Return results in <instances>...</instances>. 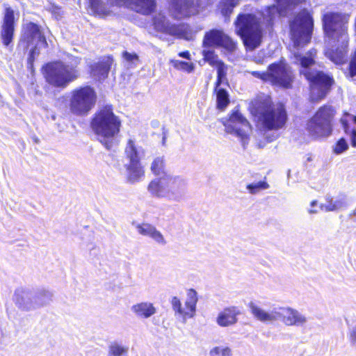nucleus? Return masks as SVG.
<instances>
[{"label":"nucleus","instance_id":"f257e3e1","mask_svg":"<svg viewBox=\"0 0 356 356\" xmlns=\"http://www.w3.org/2000/svg\"><path fill=\"white\" fill-rule=\"evenodd\" d=\"M308 0H276L277 5L267 7L259 17L253 14H239L235 22L237 33L243 39L247 49L253 50L261 42L263 32L270 31L275 21L288 11L302 7Z\"/></svg>","mask_w":356,"mask_h":356},{"label":"nucleus","instance_id":"f03ea898","mask_svg":"<svg viewBox=\"0 0 356 356\" xmlns=\"http://www.w3.org/2000/svg\"><path fill=\"white\" fill-rule=\"evenodd\" d=\"M349 17L348 14L334 12H327L323 17L325 33L330 42L334 44L325 54L327 58L338 65L344 63L347 59Z\"/></svg>","mask_w":356,"mask_h":356},{"label":"nucleus","instance_id":"7ed1b4c3","mask_svg":"<svg viewBox=\"0 0 356 356\" xmlns=\"http://www.w3.org/2000/svg\"><path fill=\"white\" fill-rule=\"evenodd\" d=\"M250 111L264 130H278L286 124L287 115L283 105H273L268 97H259L252 101Z\"/></svg>","mask_w":356,"mask_h":356},{"label":"nucleus","instance_id":"20e7f679","mask_svg":"<svg viewBox=\"0 0 356 356\" xmlns=\"http://www.w3.org/2000/svg\"><path fill=\"white\" fill-rule=\"evenodd\" d=\"M316 50H312L306 55L294 51L296 63H299L302 70L300 73L310 83L311 97L313 101H318L325 97L332 83V79L322 72L312 70L310 67L314 64Z\"/></svg>","mask_w":356,"mask_h":356},{"label":"nucleus","instance_id":"39448f33","mask_svg":"<svg viewBox=\"0 0 356 356\" xmlns=\"http://www.w3.org/2000/svg\"><path fill=\"white\" fill-rule=\"evenodd\" d=\"M120 127V120L109 106L97 112L91 122V127L98 140L108 149L118 145L117 138Z\"/></svg>","mask_w":356,"mask_h":356},{"label":"nucleus","instance_id":"423d86ee","mask_svg":"<svg viewBox=\"0 0 356 356\" xmlns=\"http://www.w3.org/2000/svg\"><path fill=\"white\" fill-rule=\"evenodd\" d=\"M187 182L183 177L172 174H164L150 181L147 190L157 197H166L179 201L186 191Z\"/></svg>","mask_w":356,"mask_h":356},{"label":"nucleus","instance_id":"0eeeda50","mask_svg":"<svg viewBox=\"0 0 356 356\" xmlns=\"http://www.w3.org/2000/svg\"><path fill=\"white\" fill-rule=\"evenodd\" d=\"M143 156V147L138 145L134 138H129L124 147L123 167L125 170L127 179L131 184L140 181L145 177V170L140 163V159Z\"/></svg>","mask_w":356,"mask_h":356},{"label":"nucleus","instance_id":"6e6552de","mask_svg":"<svg viewBox=\"0 0 356 356\" xmlns=\"http://www.w3.org/2000/svg\"><path fill=\"white\" fill-rule=\"evenodd\" d=\"M313 19L310 13L303 8L289 22L290 35L296 49L309 43L313 30Z\"/></svg>","mask_w":356,"mask_h":356},{"label":"nucleus","instance_id":"1a4fd4ad","mask_svg":"<svg viewBox=\"0 0 356 356\" xmlns=\"http://www.w3.org/2000/svg\"><path fill=\"white\" fill-rule=\"evenodd\" d=\"M335 114L331 106L321 107L314 117L307 122V129L309 134L317 138L327 137L332 133V121Z\"/></svg>","mask_w":356,"mask_h":356},{"label":"nucleus","instance_id":"9d476101","mask_svg":"<svg viewBox=\"0 0 356 356\" xmlns=\"http://www.w3.org/2000/svg\"><path fill=\"white\" fill-rule=\"evenodd\" d=\"M45 72L47 81L56 87L64 88L79 76V72L76 67L61 62L47 64Z\"/></svg>","mask_w":356,"mask_h":356},{"label":"nucleus","instance_id":"9b49d317","mask_svg":"<svg viewBox=\"0 0 356 356\" xmlns=\"http://www.w3.org/2000/svg\"><path fill=\"white\" fill-rule=\"evenodd\" d=\"M152 26L155 31L177 38L191 40L193 38V33L190 26L184 24H172L165 16L159 13L152 18Z\"/></svg>","mask_w":356,"mask_h":356},{"label":"nucleus","instance_id":"f8f14e48","mask_svg":"<svg viewBox=\"0 0 356 356\" xmlns=\"http://www.w3.org/2000/svg\"><path fill=\"white\" fill-rule=\"evenodd\" d=\"M96 99L95 91L90 86L76 88L72 92L70 111L75 115H86L95 106Z\"/></svg>","mask_w":356,"mask_h":356},{"label":"nucleus","instance_id":"ddd939ff","mask_svg":"<svg viewBox=\"0 0 356 356\" xmlns=\"http://www.w3.org/2000/svg\"><path fill=\"white\" fill-rule=\"evenodd\" d=\"M22 41L26 43V48L31 47V56L33 58L39 54L40 49L47 47L41 26L31 22L24 24Z\"/></svg>","mask_w":356,"mask_h":356},{"label":"nucleus","instance_id":"4468645a","mask_svg":"<svg viewBox=\"0 0 356 356\" xmlns=\"http://www.w3.org/2000/svg\"><path fill=\"white\" fill-rule=\"evenodd\" d=\"M223 124L225 127V131L238 137L243 147L248 144L252 128L249 122L241 113L237 111H234L229 118Z\"/></svg>","mask_w":356,"mask_h":356},{"label":"nucleus","instance_id":"2eb2a0df","mask_svg":"<svg viewBox=\"0 0 356 356\" xmlns=\"http://www.w3.org/2000/svg\"><path fill=\"white\" fill-rule=\"evenodd\" d=\"M293 79V74L290 67L281 61L273 63L268 67V81L274 85L289 88Z\"/></svg>","mask_w":356,"mask_h":356},{"label":"nucleus","instance_id":"dca6fc26","mask_svg":"<svg viewBox=\"0 0 356 356\" xmlns=\"http://www.w3.org/2000/svg\"><path fill=\"white\" fill-rule=\"evenodd\" d=\"M203 46L204 47H221L227 52H233L236 49V44L233 40L219 29H212L205 33Z\"/></svg>","mask_w":356,"mask_h":356},{"label":"nucleus","instance_id":"f3484780","mask_svg":"<svg viewBox=\"0 0 356 356\" xmlns=\"http://www.w3.org/2000/svg\"><path fill=\"white\" fill-rule=\"evenodd\" d=\"M213 0H197L196 3L190 0H172V6L177 13V17H188L204 10L213 3Z\"/></svg>","mask_w":356,"mask_h":356},{"label":"nucleus","instance_id":"a211bd4d","mask_svg":"<svg viewBox=\"0 0 356 356\" xmlns=\"http://www.w3.org/2000/svg\"><path fill=\"white\" fill-rule=\"evenodd\" d=\"M110 3L118 6H125L135 12L149 15L156 8L155 0H108Z\"/></svg>","mask_w":356,"mask_h":356},{"label":"nucleus","instance_id":"6ab92c4d","mask_svg":"<svg viewBox=\"0 0 356 356\" xmlns=\"http://www.w3.org/2000/svg\"><path fill=\"white\" fill-rule=\"evenodd\" d=\"M277 320L287 326H304L307 323V318L305 315L289 307L277 309Z\"/></svg>","mask_w":356,"mask_h":356},{"label":"nucleus","instance_id":"aec40b11","mask_svg":"<svg viewBox=\"0 0 356 356\" xmlns=\"http://www.w3.org/2000/svg\"><path fill=\"white\" fill-rule=\"evenodd\" d=\"M14 22V10L10 7L6 6L5 8L2 30L1 33L3 43L6 46H8L13 40Z\"/></svg>","mask_w":356,"mask_h":356},{"label":"nucleus","instance_id":"412c9836","mask_svg":"<svg viewBox=\"0 0 356 356\" xmlns=\"http://www.w3.org/2000/svg\"><path fill=\"white\" fill-rule=\"evenodd\" d=\"M34 291L19 288L15 290L13 301L16 306L24 311L33 309Z\"/></svg>","mask_w":356,"mask_h":356},{"label":"nucleus","instance_id":"4be33fe9","mask_svg":"<svg viewBox=\"0 0 356 356\" xmlns=\"http://www.w3.org/2000/svg\"><path fill=\"white\" fill-rule=\"evenodd\" d=\"M135 228L139 234L152 238L157 244L166 245L167 241L164 236L154 225L147 222L138 223L135 225Z\"/></svg>","mask_w":356,"mask_h":356},{"label":"nucleus","instance_id":"5701e85b","mask_svg":"<svg viewBox=\"0 0 356 356\" xmlns=\"http://www.w3.org/2000/svg\"><path fill=\"white\" fill-rule=\"evenodd\" d=\"M135 228L139 234L152 238L157 244L166 245L167 241L164 236L154 225L147 222L138 223L135 225Z\"/></svg>","mask_w":356,"mask_h":356},{"label":"nucleus","instance_id":"b1692460","mask_svg":"<svg viewBox=\"0 0 356 356\" xmlns=\"http://www.w3.org/2000/svg\"><path fill=\"white\" fill-rule=\"evenodd\" d=\"M135 228L139 234L152 238L157 244L166 245L167 241L164 236L154 225L147 222L138 223L135 225Z\"/></svg>","mask_w":356,"mask_h":356},{"label":"nucleus","instance_id":"393cba45","mask_svg":"<svg viewBox=\"0 0 356 356\" xmlns=\"http://www.w3.org/2000/svg\"><path fill=\"white\" fill-rule=\"evenodd\" d=\"M325 200V202L321 204L319 207L321 210L325 212L339 211L347 207L346 197L344 195H339L336 197L326 195Z\"/></svg>","mask_w":356,"mask_h":356},{"label":"nucleus","instance_id":"a878e982","mask_svg":"<svg viewBox=\"0 0 356 356\" xmlns=\"http://www.w3.org/2000/svg\"><path fill=\"white\" fill-rule=\"evenodd\" d=\"M239 314L240 312L236 307L225 308L218 314L216 318V323L220 327L232 326L237 323V316Z\"/></svg>","mask_w":356,"mask_h":356},{"label":"nucleus","instance_id":"bb28decb","mask_svg":"<svg viewBox=\"0 0 356 356\" xmlns=\"http://www.w3.org/2000/svg\"><path fill=\"white\" fill-rule=\"evenodd\" d=\"M249 307L253 316L261 322L267 323L277 321V309L267 312L252 302L249 304Z\"/></svg>","mask_w":356,"mask_h":356},{"label":"nucleus","instance_id":"cd10ccee","mask_svg":"<svg viewBox=\"0 0 356 356\" xmlns=\"http://www.w3.org/2000/svg\"><path fill=\"white\" fill-rule=\"evenodd\" d=\"M113 59L110 57H104L97 63L91 65V74L99 80L104 79L108 74Z\"/></svg>","mask_w":356,"mask_h":356},{"label":"nucleus","instance_id":"c85d7f7f","mask_svg":"<svg viewBox=\"0 0 356 356\" xmlns=\"http://www.w3.org/2000/svg\"><path fill=\"white\" fill-rule=\"evenodd\" d=\"M345 132L350 136L351 145L356 147V116L346 114L341 119Z\"/></svg>","mask_w":356,"mask_h":356},{"label":"nucleus","instance_id":"c756f323","mask_svg":"<svg viewBox=\"0 0 356 356\" xmlns=\"http://www.w3.org/2000/svg\"><path fill=\"white\" fill-rule=\"evenodd\" d=\"M131 310L137 317L143 318L151 317L156 312L153 304L149 302H142L134 305Z\"/></svg>","mask_w":356,"mask_h":356},{"label":"nucleus","instance_id":"7c9ffc66","mask_svg":"<svg viewBox=\"0 0 356 356\" xmlns=\"http://www.w3.org/2000/svg\"><path fill=\"white\" fill-rule=\"evenodd\" d=\"M197 302V293L193 289H190L187 293V298L185 302L184 318H192L195 312Z\"/></svg>","mask_w":356,"mask_h":356},{"label":"nucleus","instance_id":"2f4dec72","mask_svg":"<svg viewBox=\"0 0 356 356\" xmlns=\"http://www.w3.org/2000/svg\"><path fill=\"white\" fill-rule=\"evenodd\" d=\"M52 298L51 291L46 289H40L34 291L33 295V309L47 305L50 302Z\"/></svg>","mask_w":356,"mask_h":356},{"label":"nucleus","instance_id":"473e14b6","mask_svg":"<svg viewBox=\"0 0 356 356\" xmlns=\"http://www.w3.org/2000/svg\"><path fill=\"white\" fill-rule=\"evenodd\" d=\"M240 0H221L219 3V9L221 14L228 17L233 11V9L238 6Z\"/></svg>","mask_w":356,"mask_h":356},{"label":"nucleus","instance_id":"72a5a7b5","mask_svg":"<svg viewBox=\"0 0 356 356\" xmlns=\"http://www.w3.org/2000/svg\"><path fill=\"white\" fill-rule=\"evenodd\" d=\"M216 92L217 98V108L223 110L229 103V94L225 89L219 88V87H217V85H216Z\"/></svg>","mask_w":356,"mask_h":356},{"label":"nucleus","instance_id":"f704fd0d","mask_svg":"<svg viewBox=\"0 0 356 356\" xmlns=\"http://www.w3.org/2000/svg\"><path fill=\"white\" fill-rule=\"evenodd\" d=\"M129 347L116 341L108 346V356H124L128 353Z\"/></svg>","mask_w":356,"mask_h":356},{"label":"nucleus","instance_id":"c9c22d12","mask_svg":"<svg viewBox=\"0 0 356 356\" xmlns=\"http://www.w3.org/2000/svg\"><path fill=\"white\" fill-rule=\"evenodd\" d=\"M151 171L156 176H162L166 174L164 172L165 163L162 156L156 157L151 163L150 166Z\"/></svg>","mask_w":356,"mask_h":356},{"label":"nucleus","instance_id":"e433bc0d","mask_svg":"<svg viewBox=\"0 0 356 356\" xmlns=\"http://www.w3.org/2000/svg\"><path fill=\"white\" fill-rule=\"evenodd\" d=\"M209 356H232V350L227 345L215 346L210 349Z\"/></svg>","mask_w":356,"mask_h":356},{"label":"nucleus","instance_id":"4c0bfd02","mask_svg":"<svg viewBox=\"0 0 356 356\" xmlns=\"http://www.w3.org/2000/svg\"><path fill=\"white\" fill-rule=\"evenodd\" d=\"M215 67L217 69V81L216 85H217V87H219L220 84L227 81V65L221 61Z\"/></svg>","mask_w":356,"mask_h":356},{"label":"nucleus","instance_id":"58836bf2","mask_svg":"<svg viewBox=\"0 0 356 356\" xmlns=\"http://www.w3.org/2000/svg\"><path fill=\"white\" fill-rule=\"evenodd\" d=\"M246 188L250 194H257L261 191L268 188L269 184L265 181H260L248 184Z\"/></svg>","mask_w":356,"mask_h":356},{"label":"nucleus","instance_id":"ea45409f","mask_svg":"<svg viewBox=\"0 0 356 356\" xmlns=\"http://www.w3.org/2000/svg\"><path fill=\"white\" fill-rule=\"evenodd\" d=\"M202 54L204 60L213 67H215L218 64V63L222 61L218 59V56L213 50H203Z\"/></svg>","mask_w":356,"mask_h":356},{"label":"nucleus","instance_id":"a19ab883","mask_svg":"<svg viewBox=\"0 0 356 356\" xmlns=\"http://www.w3.org/2000/svg\"><path fill=\"white\" fill-rule=\"evenodd\" d=\"M172 63L175 68L186 71L187 72H191L194 69V65L192 63L180 61L177 60H173Z\"/></svg>","mask_w":356,"mask_h":356},{"label":"nucleus","instance_id":"79ce46f5","mask_svg":"<svg viewBox=\"0 0 356 356\" xmlns=\"http://www.w3.org/2000/svg\"><path fill=\"white\" fill-rule=\"evenodd\" d=\"M171 303L173 309L184 318V309L181 307V303L179 299L177 297H173Z\"/></svg>","mask_w":356,"mask_h":356},{"label":"nucleus","instance_id":"37998d69","mask_svg":"<svg viewBox=\"0 0 356 356\" xmlns=\"http://www.w3.org/2000/svg\"><path fill=\"white\" fill-rule=\"evenodd\" d=\"M347 149H348V144H347L346 140L343 138H341L337 142V143L335 146V148H334V152L337 154H341L343 152H344L345 150H346Z\"/></svg>","mask_w":356,"mask_h":356},{"label":"nucleus","instance_id":"c03bdc74","mask_svg":"<svg viewBox=\"0 0 356 356\" xmlns=\"http://www.w3.org/2000/svg\"><path fill=\"white\" fill-rule=\"evenodd\" d=\"M348 339L350 343L356 347V325L350 328L348 332Z\"/></svg>","mask_w":356,"mask_h":356},{"label":"nucleus","instance_id":"a18cd8bd","mask_svg":"<svg viewBox=\"0 0 356 356\" xmlns=\"http://www.w3.org/2000/svg\"><path fill=\"white\" fill-rule=\"evenodd\" d=\"M90 6L95 11H102L101 0H90Z\"/></svg>","mask_w":356,"mask_h":356},{"label":"nucleus","instance_id":"49530a36","mask_svg":"<svg viewBox=\"0 0 356 356\" xmlns=\"http://www.w3.org/2000/svg\"><path fill=\"white\" fill-rule=\"evenodd\" d=\"M123 58L130 62H134L135 60H138V56L136 54H131L127 51H124L123 53Z\"/></svg>","mask_w":356,"mask_h":356},{"label":"nucleus","instance_id":"de8ad7c7","mask_svg":"<svg viewBox=\"0 0 356 356\" xmlns=\"http://www.w3.org/2000/svg\"><path fill=\"white\" fill-rule=\"evenodd\" d=\"M251 74L257 78H259L264 81H268V71L266 72H259L256 71H253L251 72Z\"/></svg>","mask_w":356,"mask_h":356},{"label":"nucleus","instance_id":"09e8293b","mask_svg":"<svg viewBox=\"0 0 356 356\" xmlns=\"http://www.w3.org/2000/svg\"><path fill=\"white\" fill-rule=\"evenodd\" d=\"M318 205L317 200H313L310 203V208L307 209V211L309 214H316L318 212V209L316 207Z\"/></svg>","mask_w":356,"mask_h":356},{"label":"nucleus","instance_id":"8fccbe9b","mask_svg":"<svg viewBox=\"0 0 356 356\" xmlns=\"http://www.w3.org/2000/svg\"><path fill=\"white\" fill-rule=\"evenodd\" d=\"M179 56L187 59H190V54L188 51H183L179 54Z\"/></svg>","mask_w":356,"mask_h":356}]
</instances>
